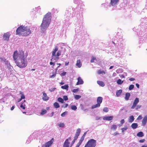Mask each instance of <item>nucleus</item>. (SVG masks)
Returning a JSON list of instances; mask_svg holds the SVG:
<instances>
[{"label":"nucleus","instance_id":"1","mask_svg":"<svg viewBox=\"0 0 147 147\" xmlns=\"http://www.w3.org/2000/svg\"><path fill=\"white\" fill-rule=\"evenodd\" d=\"M26 57L24 55V52L21 51H15L13 54V58L17 65L20 68L26 67L27 65Z\"/></svg>","mask_w":147,"mask_h":147},{"label":"nucleus","instance_id":"2","mask_svg":"<svg viewBox=\"0 0 147 147\" xmlns=\"http://www.w3.org/2000/svg\"><path fill=\"white\" fill-rule=\"evenodd\" d=\"M51 20V13L50 12L45 15L40 25V30L42 32H44L47 29L50 23Z\"/></svg>","mask_w":147,"mask_h":147},{"label":"nucleus","instance_id":"3","mask_svg":"<svg viewBox=\"0 0 147 147\" xmlns=\"http://www.w3.org/2000/svg\"><path fill=\"white\" fill-rule=\"evenodd\" d=\"M31 32V31L29 27L22 25L17 28L16 31V34L26 36L30 34Z\"/></svg>","mask_w":147,"mask_h":147},{"label":"nucleus","instance_id":"4","mask_svg":"<svg viewBox=\"0 0 147 147\" xmlns=\"http://www.w3.org/2000/svg\"><path fill=\"white\" fill-rule=\"evenodd\" d=\"M58 48L57 46L55 47V48L53 49L52 51V57L50 64L51 65L54 66L55 65V62L57 61L59 59V56L61 55V51H58Z\"/></svg>","mask_w":147,"mask_h":147},{"label":"nucleus","instance_id":"5","mask_svg":"<svg viewBox=\"0 0 147 147\" xmlns=\"http://www.w3.org/2000/svg\"><path fill=\"white\" fill-rule=\"evenodd\" d=\"M96 144V140L93 139H91L88 141L84 147H95Z\"/></svg>","mask_w":147,"mask_h":147},{"label":"nucleus","instance_id":"6","mask_svg":"<svg viewBox=\"0 0 147 147\" xmlns=\"http://www.w3.org/2000/svg\"><path fill=\"white\" fill-rule=\"evenodd\" d=\"M10 35V33L9 32H7L4 34L3 37L4 40L6 41H8L9 40Z\"/></svg>","mask_w":147,"mask_h":147},{"label":"nucleus","instance_id":"7","mask_svg":"<svg viewBox=\"0 0 147 147\" xmlns=\"http://www.w3.org/2000/svg\"><path fill=\"white\" fill-rule=\"evenodd\" d=\"M71 139L69 138L67 139L64 143L63 147H69V141H71Z\"/></svg>","mask_w":147,"mask_h":147},{"label":"nucleus","instance_id":"8","mask_svg":"<svg viewBox=\"0 0 147 147\" xmlns=\"http://www.w3.org/2000/svg\"><path fill=\"white\" fill-rule=\"evenodd\" d=\"M139 102V98H136L135 99L131 107V109H134L136 106L137 104Z\"/></svg>","mask_w":147,"mask_h":147},{"label":"nucleus","instance_id":"9","mask_svg":"<svg viewBox=\"0 0 147 147\" xmlns=\"http://www.w3.org/2000/svg\"><path fill=\"white\" fill-rule=\"evenodd\" d=\"M53 141L51 140L43 145L42 147H49L53 143Z\"/></svg>","mask_w":147,"mask_h":147},{"label":"nucleus","instance_id":"10","mask_svg":"<svg viewBox=\"0 0 147 147\" xmlns=\"http://www.w3.org/2000/svg\"><path fill=\"white\" fill-rule=\"evenodd\" d=\"M119 0H111L110 5L112 6H115L118 4Z\"/></svg>","mask_w":147,"mask_h":147},{"label":"nucleus","instance_id":"11","mask_svg":"<svg viewBox=\"0 0 147 147\" xmlns=\"http://www.w3.org/2000/svg\"><path fill=\"white\" fill-rule=\"evenodd\" d=\"M77 79L78 82H77L76 85L82 84L84 83V82L81 77H78Z\"/></svg>","mask_w":147,"mask_h":147},{"label":"nucleus","instance_id":"12","mask_svg":"<svg viewBox=\"0 0 147 147\" xmlns=\"http://www.w3.org/2000/svg\"><path fill=\"white\" fill-rule=\"evenodd\" d=\"M147 121V116H145L142 121V125L143 126H145Z\"/></svg>","mask_w":147,"mask_h":147},{"label":"nucleus","instance_id":"13","mask_svg":"<svg viewBox=\"0 0 147 147\" xmlns=\"http://www.w3.org/2000/svg\"><path fill=\"white\" fill-rule=\"evenodd\" d=\"M43 94V97H42V99L44 100H48L49 99V97L47 96V94H46L44 92H43L42 93Z\"/></svg>","mask_w":147,"mask_h":147},{"label":"nucleus","instance_id":"14","mask_svg":"<svg viewBox=\"0 0 147 147\" xmlns=\"http://www.w3.org/2000/svg\"><path fill=\"white\" fill-rule=\"evenodd\" d=\"M113 117L112 116H105L103 118L104 120H106L107 121H110L113 119Z\"/></svg>","mask_w":147,"mask_h":147},{"label":"nucleus","instance_id":"15","mask_svg":"<svg viewBox=\"0 0 147 147\" xmlns=\"http://www.w3.org/2000/svg\"><path fill=\"white\" fill-rule=\"evenodd\" d=\"M76 65L79 68L81 67L82 64L80 60H77Z\"/></svg>","mask_w":147,"mask_h":147},{"label":"nucleus","instance_id":"16","mask_svg":"<svg viewBox=\"0 0 147 147\" xmlns=\"http://www.w3.org/2000/svg\"><path fill=\"white\" fill-rule=\"evenodd\" d=\"M138 125L137 123H133L131 125V127L133 129H135L138 127Z\"/></svg>","mask_w":147,"mask_h":147},{"label":"nucleus","instance_id":"17","mask_svg":"<svg viewBox=\"0 0 147 147\" xmlns=\"http://www.w3.org/2000/svg\"><path fill=\"white\" fill-rule=\"evenodd\" d=\"M102 98L101 97H98L97 100V103L100 104L102 102Z\"/></svg>","mask_w":147,"mask_h":147},{"label":"nucleus","instance_id":"18","mask_svg":"<svg viewBox=\"0 0 147 147\" xmlns=\"http://www.w3.org/2000/svg\"><path fill=\"white\" fill-rule=\"evenodd\" d=\"M134 117L132 115L130 116L128 119V121L129 123H131L134 121Z\"/></svg>","mask_w":147,"mask_h":147},{"label":"nucleus","instance_id":"19","mask_svg":"<svg viewBox=\"0 0 147 147\" xmlns=\"http://www.w3.org/2000/svg\"><path fill=\"white\" fill-rule=\"evenodd\" d=\"M130 96V94L129 93H127L125 94V99L126 100H128L129 97Z\"/></svg>","mask_w":147,"mask_h":147},{"label":"nucleus","instance_id":"20","mask_svg":"<svg viewBox=\"0 0 147 147\" xmlns=\"http://www.w3.org/2000/svg\"><path fill=\"white\" fill-rule=\"evenodd\" d=\"M137 136L139 137H142L144 136V134L142 132L140 131L137 133Z\"/></svg>","mask_w":147,"mask_h":147},{"label":"nucleus","instance_id":"21","mask_svg":"<svg viewBox=\"0 0 147 147\" xmlns=\"http://www.w3.org/2000/svg\"><path fill=\"white\" fill-rule=\"evenodd\" d=\"M97 83L98 85L102 87H103L105 86V83L102 81H98Z\"/></svg>","mask_w":147,"mask_h":147},{"label":"nucleus","instance_id":"22","mask_svg":"<svg viewBox=\"0 0 147 147\" xmlns=\"http://www.w3.org/2000/svg\"><path fill=\"white\" fill-rule=\"evenodd\" d=\"M122 92V90H117L116 92V95L117 96L119 97L120 96Z\"/></svg>","mask_w":147,"mask_h":147},{"label":"nucleus","instance_id":"23","mask_svg":"<svg viewBox=\"0 0 147 147\" xmlns=\"http://www.w3.org/2000/svg\"><path fill=\"white\" fill-rule=\"evenodd\" d=\"M5 63L7 67L9 68V69H11L12 67L10 65L9 62L8 61H5Z\"/></svg>","mask_w":147,"mask_h":147},{"label":"nucleus","instance_id":"24","mask_svg":"<svg viewBox=\"0 0 147 147\" xmlns=\"http://www.w3.org/2000/svg\"><path fill=\"white\" fill-rule=\"evenodd\" d=\"M57 70H56V71H53V75H51L50 76V78H54L55 77L57 74Z\"/></svg>","mask_w":147,"mask_h":147},{"label":"nucleus","instance_id":"25","mask_svg":"<svg viewBox=\"0 0 147 147\" xmlns=\"http://www.w3.org/2000/svg\"><path fill=\"white\" fill-rule=\"evenodd\" d=\"M100 106V104L97 103L96 104L93 105L92 107V108L93 109L97 107H99Z\"/></svg>","mask_w":147,"mask_h":147},{"label":"nucleus","instance_id":"26","mask_svg":"<svg viewBox=\"0 0 147 147\" xmlns=\"http://www.w3.org/2000/svg\"><path fill=\"white\" fill-rule=\"evenodd\" d=\"M69 86L68 85H65L64 86H61V88L63 89H65L68 90V89Z\"/></svg>","mask_w":147,"mask_h":147},{"label":"nucleus","instance_id":"27","mask_svg":"<svg viewBox=\"0 0 147 147\" xmlns=\"http://www.w3.org/2000/svg\"><path fill=\"white\" fill-rule=\"evenodd\" d=\"M97 73L99 74H101L102 75H104L105 74V72L104 71L100 70L97 71Z\"/></svg>","mask_w":147,"mask_h":147},{"label":"nucleus","instance_id":"28","mask_svg":"<svg viewBox=\"0 0 147 147\" xmlns=\"http://www.w3.org/2000/svg\"><path fill=\"white\" fill-rule=\"evenodd\" d=\"M57 125L58 126H59V127H61V128H63V127H64L65 126L64 123H59Z\"/></svg>","mask_w":147,"mask_h":147},{"label":"nucleus","instance_id":"29","mask_svg":"<svg viewBox=\"0 0 147 147\" xmlns=\"http://www.w3.org/2000/svg\"><path fill=\"white\" fill-rule=\"evenodd\" d=\"M47 112V111L45 109H42L41 111V113H40V115H43L46 114Z\"/></svg>","mask_w":147,"mask_h":147},{"label":"nucleus","instance_id":"30","mask_svg":"<svg viewBox=\"0 0 147 147\" xmlns=\"http://www.w3.org/2000/svg\"><path fill=\"white\" fill-rule=\"evenodd\" d=\"M116 72L117 74L121 73L123 72V70L122 69L119 68L116 70Z\"/></svg>","mask_w":147,"mask_h":147},{"label":"nucleus","instance_id":"31","mask_svg":"<svg viewBox=\"0 0 147 147\" xmlns=\"http://www.w3.org/2000/svg\"><path fill=\"white\" fill-rule=\"evenodd\" d=\"M53 105L56 108H58L60 107L59 104L57 102L54 103Z\"/></svg>","mask_w":147,"mask_h":147},{"label":"nucleus","instance_id":"32","mask_svg":"<svg viewBox=\"0 0 147 147\" xmlns=\"http://www.w3.org/2000/svg\"><path fill=\"white\" fill-rule=\"evenodd\" d=\"M117 128V126L115 125H113L111 126V129L113 130H115Z\"/></svg>","mask_w":147,"mask_h":147},{"label":"nucleus","instance_id":"33","mask_svg":"<svg viewBox=\"0 0 147 147\" xmlns=\"http://www.w3.org/2000/svg\"><path fill=\"white\" fill-rule=\"evenodd\" d=\"M81 97V96L79 95H76L74 96V98L77 100L79 99Z\"/></svg>","mask_w":147,"mask_h":147},{"label":"nucleus","instance_id":"34","mask_svg":"<svg viewBox=\"0 0 147 147\" xmlns=\"http://www.w3.org/2000/svg\"><path fill=\"white\" fill-rule=\"evenodd\" d=\"M20 94L21 95V99H24L25 98V97L24 95L23 94V93L21 91L20 92Z\"/></svg>","mask_w":147,"mask_h":147},{"label":"nucleus","instance_id":"35","mask_svg":"<svg viewBox=\"0 0 147 147\" xmlns=\"http://www.w3.org/2000/svg\"><path fill=\"white\" fill-rule=\"evenodd\" d=\"M96 61V58L94 57H92L90 62L91 63L94 62H95Z\"/></svg>","mask_w":147,"mask_h":147},{"label":"nucleus","instance_id":"36","mask_svg":"<svg viewBox=\"0 0 147 147\" xmlns=\"http://www.w3.org/2000/svg\"><path fill=\"white\" fill-rule=\"evenodd\" d=\"M84 139V136H82L78 143L79 144H80V145L83 141Z\"/></svg>","mask_w":147,"mask_h":147},{"label":"nucleus","instance_id":"37","mask_svg":"<svg viewBox=\"0 0 147 147\" xmlns=\"http://www.w3.org/2000/svg\"><path fill=\"white\" fill-rule=\"evenodd\" d=\"M123 81L121 80V79H119L117 81V83L119 84H121L123 83Z\"/></svg>","mask_w":147,"mask_h":147},{"label":"nucleus","instance_id":"38","mask_svg":"<svg viewBox=\"0 0 147 147\" xmlns=\"http://www.w3.org/2000/svg\"><path fill=\"white\" fill-rule=\"evenodd\" d=\"M71 109L74 111H76L77 109V107L75 105H71Z\"/></svg>","mask_w":147,"mask_h":147},{"label":"nucleus","instance_id":"39","mask_svg":"<svg viewBox=\"0 0 147 147\" xmlns=\"http://www.w3.org/2000/svg\"><path fill=\"white\" fill-rule=\"evenodd\" d=\"M128 127H125L121 129V130L122 131V132L123 133L126 130L128 129Z\"/></svg>","mask_w":147,"mask_h":147},{"label":"nucleus","instance_id":"40","mask_svg":"<svg viewBox=\"0 0 147 147\" xmlns=\"http://www.w3.org/2000/svg\"><path fill=\"white\" fill-rule=\"evenodd\" d=\"M58 101L62 103H63L64 100H63L61 98L59 97L58 98Z\"/></svg>","mask_w":147,"mask_h":147},{"label":"nucleus","instance_id":"41","mask_svg":"<svg viewBox=\"0 0 147 147\" xmlns=\"http://www.w3.org/2000/svg\"><path fill=\"white\" fill-rule=\"evenodd\" d=\"M81 130L80 129L78 128L76 130V134L79 135L81 132Z\"/></svg>","mask_w":147,"mask_h":147},{"label":"nucleus","instance_id":"42","mask_svg":"<svg viewBox=\"0 0 147 147\" xmlns=\"http://www.w3.org/2000/svg\"><path fill=\"white\" fill-rule=\"evenodd\" d=\"M67 114V111H65V112L61 114V115L62 117H65L66 115Z\"/></svg>","mask_w":147,"mask_h":147},{"label":"nucleus","instance_id":"43","mask_svg":"<svg viewBox=\"0 0 147 147\" xmlns=\"http://www.w3.org/2000/svg\"><path fill=\"white\" fill-rule=\"evenodd\" d=\"M25 105L23 103H22L20 105V107L22 109H24L25 108Z\"/></svg>","mask_w":147,"mask_h":147},{"label":"nucleus","instance_id":"44","mask_svg":"<svg viewBox=\"0 0 147 147\" xmlns=\"http://www.w3.org/2000/svg\"><path fill=\"white\" fill-rule=\"evenodd\" d=\"M134 87V86L133 85L131 84L130 85L129 87V90H132Z\"/></svg>","mask_w":147,"mask_h":147},{"label":"nucleus","instance_id":"45","mask_svg":"<svg viewBox=\"0 0 147 147\" xmlns=\"http://www.w3.org/2000/svg\"><path fill=\"white\" fill-rule=\"evenodd\" d=\"M79 90V88L75 89H73L72 91L74 93H76Z\"/></svg>","mask_w":147,"mask_h":147},{"label":"nucleus","instance_id":"46","mask_svg":"<svg viewBox=\"0 0 147 147\" xmlns=\"http://www.w3.org/2000/svg\"><path fill=\"white\" fill-rule=\"evenodd\" d=\"M103 111L105 112H107L108 111V108L107 107H105L103 109Z\"/></svg>","mask_w":147,"mask_h":147},{"label":"nucleus","instance_id":"47","mask_svg":"<svg viewBox=\"0 0 147 147\" xmlns=\"http://www.w3.org/2000/svg\"><path fill=\"white\" fill-rule=\"evenodd\" d=\"M56 89V88H50L49 89V90L50 92H52L53 91H54Z\"/></svg>","mask_w":147,"mask_h":147},{"label":"nucleus","instance_id":"48","mask_svg":"<svg viewBox=\"0 0 147 147\" xmlns=\"http://www.w3.org/2000/svg\"><path fill=\"white\" fill-rule=\"evenodd\" d=\"M63 99L65 101L67 100L68 99V98L67 96H64L63 97Z\"/></svg>","mask_w":147,"mask_h":147},{"label":"nucleus","instance_id":"49","mask_svg":"<svg viewBox=\"0 0 147 147\" xmlns=\"http://www.w3.org/2000/svg\"><path fill=\"white\" fill-rule=\"evenodd\" d=\"M79 136V135L76 134L75 135V136L74 137V139L76 140L77 139V138H78V137Z\"/></svg>","mask_w":147,"mask_h":147},{"label":"nucleus","instance_id":"50","mask_svg":"<svg viewBox=\"0 0 147 147\" xmlns=\"http://www.w3.org/2000/svg\"><path fill=\"white\" fill-rule=\"evenodd\" d=\"M136 106V109L137 110L140 108L141 107V105H138Z\"/></svg>","mask_w":147,"mask_h":147},{"label":"nucleus","instance_id":"51","mask_svg":"<svg viewBox=\"0 0 147 147\" xmlns=\"http://www.w3.org/2000/svg\"><path fill=\"white\" fill-rule=\"evenodd\" d=\"M142 116L141 115H140L137 118V120H140L142 119Z\"/></svg>","mask_w":147,"mask_h":147},{"label":"nucleus","instance_id":"52","mask_svg":"<svg viewBox=\"0 0 147 147\" xmlns=\"http://www.w3.org/2000/svg\"><path fill=\"white\" fill-rule=\"evenodd\" d=\"M145 141V140L144 139H143L140 140H139V142L140 143H143Z\"/></svg>","mask_w":147,"mask_h":147},{"label":"nucleus","instance_id":"53","mask_svg":"<svg viewBox=\"0 0 147 147\" xmlns=\"http://www.w3.org/2000/svg\"><path fill=\"white\" fill-rule=\"evenodd\" d=\"M82 27V24H80L79 26V27L78 28V29L77 28V27L76 28V29H75L76 30H78V29L79 30H80V29H81Z\"/></svg>","mask_w":147,"mask_h":147},{"label":"nucleus","instance_id":"54","mask_svg":"<svg viewBox=\"0 0 147 147\" xmlns=\"http://www.w3.org/2000/svg\"><path fill=\"white\" fill-rule=\"evenodd\" d=\"M68 104H65L63 105V107L64 108H66L68 106Z\"/></svg>","mask_w":147,"mask_h":147},{"label":"nucleus","instance_id":"55","mask_svg":"<svg viewBox=\"0 0 147 147\" xmlns=\"http://www.w3.org/2000/svg\"><path fill=\"white\" fill-rule=\"evenodd\" d=\"M124 122L125 120L124 119H122L120 121V123L121 124H123L124 123Z\"/></svg>","mask_w":147,"mask_h":147},{"label":"nucleus","instance_id":"56","mask_svg":"<svg viewBox=\"0 0 147 147\" xmlns=\"http://www.w3.org/2000/svg\"><path fill=\"white\" fill-rule=\"evenodd\" d=\"M66 74V72H64L61 74V76H64Z\"/></svg>","mask_w":147,"mask_h":147},{"label":"nucleus","instance_id":"57","mask_svg":"<svg viewBox=\"0 0 147 147\" xmlns=\"http://www.w3.org/2000/svg\"><path fill=\"white\" fill-rule=\"evenodd\" d=\"M76 140L74 139L72 141L71 143V146H70V147H71L72 145L74 143Z\"/></svg>","mask_w":147,"mask_h":147},{"label":"nucleus","instance_id":"58","mask_svg":"<svg viewBox=\"0 0 147 147\" xmlns=\"http://www.w3.org/2000/svg\"><path fill=\"white\" fill-rule=\"evenodd\" d=\"M129 80L131 81H133L135 80L134 78H131L129 79Z\"/></svg>","mask_w":147,"mask_h":147},{"label":"nucleus","instance_id":"59","mask_svg":"<svg viewBox=\"0 0 147 147\" xmlns=\"http://www.w3.org/2000/svg\"><path fill=\"white\" fill-rule=\"evenodd\" d=\"M54 112H52L49 115V116L50 117H52L53 115H54Z\"/></svg>","mask_w":147,"mask_h":147},{"label":"nucleus","instance_id":"60","mask_svg":"<svg viewBox=\"0 0 147 147\" xmlns=\"http://www.w3.org/2000/svg\"><path fill=\"white\" fill-rule=\"evenodd\" d=\"M119 76L121 78H125V76L123 75H119Z\"/></svg>","mask_w":147,"mask_h":147},{"label":"nucleus","instance_id":"61","mask_svg":"<svg viewBox=\"0 0 147 147\" xmlns=\"http://www.w3.org/2000/svg\"><path fill=\"white\" fill-rule=\"evenodd\" d=\"M116 75V74L115 73V72H114L113 73V77H115V76Z\"/></svg>","mask_w":147,"mask_h":147},{"label":"nucleus","instance_id":"62","mask_svg":"<svg viewBox=\"0 0 147 147\" xmlns=\"http://www.w3.org/2000/svg\"><path fill=\"white\" fill-rule=\"evenodd\" d=\"M14 106H13L11 108V111L13 110L14 109Z\"/></svg>","mask_w":147,"mask_h":147},{"label":"nucleus","instance_id":"63","mask_svg":"<svg viewBox=\"0 0 147 147\" xmlns=\"http://www.w3.org/2000/svg\"><path fill=\"white\" fill-rule=\"evenodd\" d=\"M123 75L125 76L127 75V74L126 72H124Z\"/></svg>","mask_w":147,"mask_h":147},{"label":"nucleus","instance_id":"64","mask_svg":"<svg viewBox=\"0 0 147 147\" xmlns=\"http://www.w3.org/2000/svg\"><path fill=\"white\" fill-rule=\"evenodd\" d=\"M136 87L138 88H139V85L138 84H136Z\"/></svg>","mask_w":147,"mask_h":147}]
</instances>
